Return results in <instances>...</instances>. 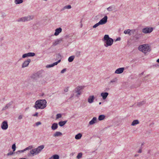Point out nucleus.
<instances>
[{"label":"nucleus","instance_id":"nucleus-37","mask_svg":"<svg viewBox=\"0 0 159 159\" xmlns=\"http://www.w3.org/2000/svg\"><path fill=\"white\" fill-rule=\"evenodd\" d=\"M61 117V114H57L56 115V119H57Z\"/></svg>","mask_w":159,"mask_h":159},{"label":"nucleus","instance_id":"nucleus-34","mask_svg":"<svg viewBox=\"0 0 159 159\" xmlns=\"http://www.w3.org/2000/svg\"><path fill=\"white\" fill-rule=\"evenodd\" d=\"M30 152L31 154L32 155H34V154H35V155H36L34 148V149H33L32 150H31L30 151Z\"/></svg>","mask_w":159,"mask_h":159},{"label":"nucleus","instance_id":"nucleus-57","mask_svg":"<svg viewBox=\"0 0 159 159\" xmlns=\"http://www.w3.org/2000/svg\"><path fill=\"white\" fill-rule=\"evenodd\" d=\"M57 56H58V57H61V55H60V54L58 55Z\"/></svg>","mask_w":159,"mask_h":159},{"label":"nucleus","instance_id":"nucleus-26","mask_svg":"<svg viewBox=\"0 0 159 159\" xmlns=\"http://www.w3.org/2000/svg\"><path fill=\"white\" fill-rule=\"evenodd\" d=\"M75 57L74 56H72L69 57L68 59V61L69 62H72L73 61Z\"/></svg>","mask_w":159,"mask_h":159},{"label":"nucleus","instance_id":"nucleus-5","mask_svg":"<svg viewBox=\"0 0 159 159\" xmlns=\"http://www.w3.org/2000/svg\"><path fill=\"white\" fill-rule=\"evenodd\" d=\"M84 86H78L76 87L75 89V92L77 93L76 96L78 97L79 95H80L81 94V92L80 90L84 89Z\"/></svg>","mask_w":159,"mask_h":159},{"label":"nucleus","instance_id":"nucleus-23","mask_svg":"<svg viewBox=\"0 0 159 159\" xmlns=\"http://www.w3.org/2000/svg\"><path fill=\"white\" fill-rule=\"evenodd\" d=\"M82 136V134L81 133H79L75 136V138L76 139H80Z\"/></svg>","mask_w":159,"mask_h":159},{"label":"nucleus","instance_id":"nucleus-62","mask_svg":"<svg viewBox=\"0 0 159 159\" xmlns=\"http://www.w3.org/2000/svg\"><path fill=\"white\" fill-rule=\"evenodd\" d=\"M143 72H142V73L141 74V75H143Z\"/></svg>","mask_w":159,"mask_h":159},{"label":"nucleus","instance_id":"nucleus-35","mask_svg":"<svg viewBox=\"0 0 159 159\" xmlns=\"http://www.w3.org/2000/svg\"><path fill=\"white\" fill-rule=\"evenodd\" d=\"M16 146L15 143L13 144L12 146V149H13V152H14L16 150Z\"/></svg>","mask_w":159,"mask_h":159},{"label":"nucleus","instance_id":"nucleus-63","mask_svg":"<svg viewBox=\"0 0 159 159\" xmlns=\"http://www.w3.org/2000/svg\"><path fill=\"white\" fill-rule=\"evenodd\" d=\"M73 154H73V153H72V155H73Z\"/></svg>","mask_w":159,"mask_h":159},{"label":"nucleus","instance_id":"nucleus-30","mask_svg":"<svg viewBox=\"0 0 159 159\" xmlns=\"http://www.w3.org/2000/svg\"><path fill=\"white\" fill-rule=\"evenodd\" d=\"M83 154L82 152H80L79 153L76 157V158L77 159H79L81 158L82 157Z\"/></svg>","mask_w":159,"mask_h":159},{"label":"nucleus","instance_id":"nucleus-24","mask_svg":"<svg viewBox=\"0 0 159 159\" xmlns=\"http://www.w3.org/2000/svg\"><path fill=\"white\" fill-rule=\"evenodd\" d=\"M105 117V116L104 115H100L98 118V119L99 120H104Z\"/></svg>","mask_w":159,"mask_h":159},{"label":"nucleus","instance_id":"nucleus-54","mask_svg":"<svg viewBox=\"0 0 159 159\" xmlns=\"http://www.w3.org/2000/svg\"><path fill=\"white\" fill-rule=\"evenodd\" d=\"M139 156V154H136L134 155V157H137Z\"/></svg>","mask_w":159,"mask_h":159},{"label":"nucleus","instance_id":"nucleus-9","mask_svg":"<svg viewBox=\"0 0 159 159\" xmlns=\"http://www.w3.org/2000/svg\"><path fill=\"white\" fill-rule=\"evenodd\" d=\"M107 16H105L104 17L101 19L99 22L100 25H102L105 24L107 21Z\"/></svg>","mask_w":159,"mask_h":159},{"label":"nucleus","instance_id":"nucleus-59","mask_svg":"<svg viewBox=\"0 0 159 159\" xmlns=\"http://www.w3.org/2000/svg\"><path fill=\"white\" fill-rule=\"evenodd\" d=\"M19 159H26V158H20Z\"/></svg>","mask_w":159,"mask_h":159},{"label":"nucleus","instance_id":"nucleus-46","mask_svg":"<svg viewBox=\"0 0 159 159\" xmlns=\"http://www.w3.org/2000/svg\"><path fill=\"white\" fill-rule=\"evenodd\" d=\"M138 152L139 153H141L142 152V148H141L138 151Z\"/></svg>","mask_w":159,"mask_h":159},{"label":"nucleus","instance_id":"nucleus-47","mask_svg":"<svg viewBox=\"0 0 159 159\" xmlns=\"http://www.w3.org/2000/svg\"><path fill=\"white\" fill-rule=\"evenodd\" d=\"M22 118V115H20L18 117V119L19 120L21 119Z\"/></svg>","mask_w":159,"mask_h":159},{"label":"nucleus","instance_id":"nucleus-51","mask_svg":"<svg viewBox=\"0 0 159 159\" xmlns=\"http://www.w3.org/2000/svg\"><path fill=\"white\" fill-rule=\"evenodd\" d=\"M29 148V149H31L33 148V147L32 146H30L28 147Z\"/></svg>","mask_w":159,"mask_h":159},{"label":"nucleus","instance_id":"nucleus-43","mask_svg":"<svg viewBox=\"0 0 159 159\" xmlns=\"http://www.w3.org/2000/svg\"><path fill=\"white\" fill-rule=\"evenodd\" d=\"M134 38L136 39V40H138L139 38V35H135L134 36Z\"/></svg>","mask_w":159,"mask_h":159},{"label":"nucleus","instance_id":"nucleus-3","mask_svg":"<svg viewBox=\"0 0 159 159\" xmlns=\"http://www.w3.org/2000/svg\"><path fill=\"white\" fill-rule=\"evenodd\" d=\"M139 50L143 52L146 53L150 51V48L148 44H144L140 45L138 48Z\"/></svg>","mask_w":159,"mask_h":159},{"label":"nucleus","instance_id":"nucleus-18","mask_svg":"<svg viewBox=\"0 0 159 159\" xmlns=\"http://www.w3.org/2000/svg\"><path fill=\"white\" fill-rule=\"evenodd\" d=\"M58 127V125L57 123H54L52 124L51 128L53 130H55L57 129Z\"/></svg>","mask_w":159,"mask_h":159},{"label":"nucleus","instance_id":"nucleus-25","mask_svg":"<svg viewBox=\"0 0 159 159\" xmlns=\"http://www.w3.org/2000/svg\"><path fill=\"white\" fill-rule=\"evenodd\" d=\"M71 8V5H66V6H64V7H63L62 8V9L61 10V11H63L65 9H70Z\"/></svg>","mask_w":159,"mask_h":159},{"label":"nucleus","instance_id":"nucleus-58","mask_svg":"<svg viewBox=\"0 0 159 159\" xmlns=\"http://www.w3.org/2000/svg\"><path fill=\"white\" fill-rule=\"evenodd\" d=\"M149 75H147V76H145V77H148Z\"/></svg>","mask_w":159,"mask_h":159},{"label":"nucleus","instance_id":"nucleus-19","mask_svg":"<svg viewBox=\"0 0 159 159\" xmlns=\"http://www.w3.org/2000/svg\"><path fill=\"white\" fill-rule=\"evenodd\" d=\"M62 41V39H57L53 43V45L55 46L60 43Z\"/></svg>","mask_w":159,"mask_h":159},{"label":"nucleus","instance_id":"nucleus-10","mask_svg":"<svg viewBox=\"0 0 159 159\" xmlns=\"http://www.w3.org/2000/svg\"><path fill=\"white\" fill-rule=\"evenodd\" d=\"M30 61L31 60L30 59H28L27 60L25 61L22 64V67L24 68L27 66Z\"/></svg>","mask_w":159,"mask_h":159},{"label":"nucleus","instance_id":"nucleus-38","mask_svg":"<svg viewBox=\"0 0 159 159\" xmlns=\"http://www.w3.org/2000/svg\"><path fill=\"white\" fill-rule=\"evenodd\" d=\"M80 55V51H77L76 53V57H78Z\"/></svg>","mask_w":159,"mask_h":159},{"label":"nucleus","instance_id":"nucleus-36","mask_svg":"<svg viewBox=\"0 0 159 159\" xmlns=\"http://www.w3.org/2000/svg\"><path fill=\"white\" fill-rule=\"evenodd\" d=\"M100 25L99 23L98 22V23L96 24L95 25H93V28H95L98 26L99 25Z\"/></svg>","mask_w":159,"mask_h":159},{"label":"nucleus","instance_id":"nucleus-6","mask_svg":"<svg viewBox=\"0 0 159 159\" xmlns=\"http://www.w3.org/2000/svg\"><path fill=\"white\" fill-rule=\"evenodd\" d=\"M153 30L152 27H147L142 29V32L144 34H149L152 32Z\"/></svg>","mask_w":159,"mask_h":159},{"label":"nucleus","instance_id":"nucleus-49","mask_svg":"<svg viewBox=\"0 0 159 159\" xmlns=\"http://www.w3.org/2000/svg\"><path fill=\"white\" fill-rule=\"evenodd\" d=\"M38 112H36L34 115V116H37L38 115Z\"/></svg>","mask_w":159,"mask_h":159},{"label":"nucleus","instance_id":"nucleus-22","mask_svg":"<svg viewBox=\"0 0 159 159\" xmlns=\"http://www.w3.org/2000/svg\"><path fill=\"white\" fill-rule=\"evenodd\" d=\"M62 135V134L60 132H56L55 134H54L53 136L54 137H56L59 136H61Z\"/></svg>","mask_w":159,"mask_h":159},{"label":"nucleus","instance_id":"nucleus-29","mask_svg":"<svg viewBox=\"0 0 159 159\" xmlns=\"http://www.w3.org/2000/svg\"><path fill=\"white\" fill-rule=\"evenodd\" d=\"M114 8L113 6H111L107 8V10L109 11H111L114 9Z\"/></svg>","mask_w":159,"mask_h":159},{"label":"nucleus","instance_id":"nucleus-27","mask_svg":"<svg viewBox=\"0 0 159 159\" xmlns=\"http://www.w3.org/2000/svg\"><path fill=\"white\" fill-rule=\"evenodd\" d=\"M23 2V0H15V3L16 4H19L22 3Z\"/></svg>","mask_w":159,"mask_h":159},{"label":"nucleus","instance_id":"nucleus-7","mask_svg":"<svg viewBox=\"0 0 159 159\" xmlns=\"http://www.w3.org/2000/svg\"><path fill=\"white\" fill-rule=\"evenodd\" d=\"M44 146L41 145L38 147L37 148H34L36 154L37 155L40 153L42 150L44 148Z\"/></svg>","mask_w":159,"mask_h":159},{"label":"nucleus","instance_id":"nucleus-52","mask_svg":"<svg viewBox=\"0 0 159 159\" xmlns=\"http://www.w3.org/2000/svg\"><path fill=\"white\" fill-rule=\"evenodd\" d=\"M120 40V38L119 37L116 40V41H119Z\"/></svg>","mask_w":159,"mask_h":159},{"label":"nucleus","instance_id":"nucleus-12","mask_svg":"<svg viewBox=\"0 0 159 159\" xmlns=\"http://www.w3.org/2000/svg\"><path fill=\"white\" fill-rule=\"evenodd\" d=\"M124 69L123 67L118 68L116 70L115 73L117 74H121L123 72Z\"/></svg>","mask_w":159,"mask_h":159},{"label":"nucleus","instance_id":"nucleus-53","mask_svg":"<svg viewBox=\"0 0 159 159\" xmlns=\"http://www.w3.org/2000/svg\"><path fill=\"white\" fill-rule=\"evenodd\" d=\"M27 150H29V148L28 147L26 148L25 149H24V150H25V151Z\"/></svg>","mask_w":159,"mask_h":159},{"label":"nucleus","instance_id":"nucleus-42","mask_svg":"<svg viewBox=\"0 0 159 159\" xmlns=\"http://www.w3.org/2000/svg\"><path fill=\"white\" fill-rule=\"evenodd\" d=\"M13 154V152H12V151H10L7 154V156H9L10 155H12Z\"/></svg>","mask_w":159,"mask_h":159},{"label":"nucleus","instance_id":"nucleus-31","mask_svg":"<svg viewBox=\"0 0 159 159\" xmlns=\"http://www.w3.org/2000/svg\"><path fill=\"white\" fill-rule=\"evenodd\" d=\"M27 53L28 57H33L35 55V54L34 52H29Z\"/></svg>","mask_w":159,"mask_h":159},{"label":"nucleus","instance_id":"nucleus-28","mask_svg":"<svg viewBox=\"0 0 159 159\" xmlns=\"http://www.w3.org/2000/svg\"><path fill=\"white\" fill-rule=\"evenodd\" d=\"M145 103V102L144 101H143L137 103V105L139 106H140Z\"/></svg>","mask_w":159,"mask_h":159},{"label":"nucleus","instance_id":"nucleus-44","mask_svg":"<svg viewBox=\"0 0 159 159\" xmlns=\"http://www.w3.org/2000/svg\"><path fill=\"white\" fill-rule=\"evenodd\" d=\"M66 71V69L65 68L62 70L61 73L62 74L64 73Z\"/></svg>","mask_w":159,"mask_h":159},{"label":"nucleus","instance_id":"nucleus-40","mask_svg":"<svg viewBox=\"0 0 159 159\" xmlns=\"http://www.w3.org/2000/svg\"><path fill=\"white\" fill-rule=\"evenodd\" d=\"M28 57V53H25V54H24L22 55V57L23 58H25V57Z\"/></svg>","mask_w":159,"mask_h":159},{"label":"nucleus","instance_id":"nucleus-33","mask_svg":"<svg viewBox=\"0 0 159 159\" xmlns=\"http://www.w3.org/2000/svg\"><path fill=\"white\" fill-rule=\"evenodd\" d=\"M130 31V30L129 29H128L127 30H125L124 31V33L125 34H129Z\"/></svg>","mask_w":159,"mask_h":159},{"label":"nucleus","instance_id":"nucleus-48","mask_svg":"<svg viewBox=\"0 0 159 159\" xmlns=\"http://www.w3.org/2000/svg\"><path fill=\"white\" fill-rule=\"evenodd\" d=\"M68 90V87H67L64 89V91L65 92H67Z\"/></svg>","mask_w":159,"mask_h":159},{"label":"nucleus","instance_id":"nucleus-14","mask_svg":"<svg viewBox=\"0 0 159 159\" xmlns=\"http://www.w3.org/2000/svg\"><path fill=\"white\" fill-rule=\"evenodd\" d=\"M95 98L93 95L90 96L88 98V102L89 103H92L93 102Z\"/></svg>","mask_w":159,"mask_h":159},{"label":"nucleus","instance_id":"nucleus-4","mask_svg":"<svg viewBox=\"0 0 159 159\" xmlns=\"http://www.w3.org/2000/svg\"><path fill=\"white\" fill-rule=\"evenodd\" d=\"M33 16H27L22 17L21 18L18 19H17V21L18 22H25L26 21H28L30 20H32L33 19Z\"/></svg>","mask_w":159,"mask_h":159},{"label":"nucleus","instance_id":"nucleus-60","mask_svg":"<svg viewBox=\"0 0 159 159\" xmlns=\"http://www.w3.org/2000/svg\"><path fill=\"white\" fill-rule=\"evenodd\" d=\"M101 104V102H100L99 103V104L100 105V104Z\"/></svg>","mask_w":159,"mask_h":159},{"label":"nucleus","instance_id":"nucleus-21","mask_svg":"<svg viewBox=\"0 0 159 159\" xmlns=\"http://www.w3.org/2000/svg\"><path fill=\"white\" fill-rule=\"evenodd\" d=\"M67 122V120H65L64 121H61L58 123L59 125L60 126H62L64 125Z\"/></svg>","mask_w":159,"mask_h":159},{"label":"nucleus","instance_id":"nucleus-2","mask_svg":"<svg viewBox=\"0 0 159 159\" xmlns=\"http://www.w3.org/2000/svg\"><path fill=\"white\" fill-rule=\"evenodd\" d=\"M102 40L104 43V46L106 47L112 45L113 42V39L110 38L109 35L107 34L104 35Z\"/></svg>","mask_w":159,"mask_h":159},{"label":"nucleus","instance_id":"nucleus-8","mask_svg":"<svg viewBox=\"0 0 159 159\" xmlns=\"http://www.w3.org/2000/svg\"><path fill=\"white\" fill-rule=\"evenodd\" d=\"M1 127L3 130H5L7 129L8 127L7 121H3L1 124Z\"/></svg>","mask_w":159,"mask_h":159},{"label":"nucleus","instance_id":"nucleus-16","mask_svg":"<svg viewBox=\"0 0 159 159\" xmlns=\"http://www.w3.org/2000/svg\"><path fill=\"white\" fill-rule=\"evenodd\" d=\"M62 31V29L60 27L56 29L55 30V32L54 33V35L55 36L58 35L59 33H60Z\"/></svg>","mask_w":159,"mask_h":159},{"label":"nucleus","instance_id":"nucleus-39","mask_svg":"<svg viewBox=\"0 0 159 159\" xmlns=\"http://www.w3.org/2000/svg\"><path fill=\"white\" fill-rule=\"evenodd\" d=\"M53 66H54V65L53 64V63H52L51 64L47 65L46 66V67L47 68H50V67H53Z\"/></svg>","mask_w":159,"mask_h":159},{"label":"nucleus","instance_id":"nucleus-61","mask_svg":"<svg viewBox=\"0 0 159 159\" xmlns=\"http://www.w3.org/2000/svg\"><path fill=\"white\" fill-rule=\"evenodd\" d=\"M3 38H2L1 39V40H3Z\"/></svg>","mask_w":159,"mask_h":159},{"label":"nucleus","instance_id":"nucleus-32","mask_svg":"<svg viewBox=\"0 0 159 159\" xmlns=\"http://www.w3.org/2000/svg\"><path fill=\"white\" fill-rule=\"evenodd\" d=\"M53 159H59V157L58 155H54L52 156Z\"/></svg>","mask_w":159,"mask_h":159},{"label":"nucleus","instance_id":"nucleus-13","mask_svg":"<svg viewBox=\"0 0 159 159\" xmlns=\"http://www.w3.org/2000/svg\"><path fill=\"white\" fill-rule=\"evenodd\" d=\"M108 94V93L107 92H103L101 93V95L102 97V98L103 100L106 99Z\"/></svg>","mask_w":159,"mask_h":159},{"label":"nucleus","instance_id":"nucleus-41","mask_svg":"<svg viewBox=\"0 0 159 159\" xmlns=\"http://www.w3.org/2000/svg\"><path fill=\"white\" fill-rule=\"evenodd\" d=\"M61 61V60H59L57 61L56 62H55L54 63H53V64L54 65V66H55V65H57L60 62V61Z\"/></svg>","mask_w":159,"mask_h":159},{"label":"nucleus","instance_id":"nucleus-56","mask_svg":"<svg viewBox=\"0 0 159 159\" xmlns=\"http://www.w3.org/2000/svg\"><path fill=\"white\" fill-rule=\"evenodd\" d=\"M49 159H53V157H52H52H51L49 158Z\"/></svg>","mask_w":159,"mask_h":159},{"label":"nucleus","instance_id":"nucleus-1","mask_svg":"<svg viewBox=\"0 0 159 159\" xmlns=\"http://www.w3.org/2000/svg\"><path fill=\"white\" fill-rule=\"evenodd\" d=\"M47 101L45 99L39 100L35 103L34 107L36 109H43L46 107Z\"/></svg>","mask_w":159,"mask_h":159},{"label":"nucleus","instance_id":"nucleus-11","mask_svg":"<svg viewBox=\"0 0 159 159\" xmlns=\"http://www.w3.org/2000/svg\"><path fill=\"white\" fill-rule=\"evenodd\" d=\"M97 118L96 117H94L90 121L89 123V125H91L97 123Z\"/></svg>","mask_w":159,"mask_h":159},{"label":"nucleus","instance_id":"nucleus-20","mask_svg":"<svg viewBox=\"0 0 159 159\" xmlns=\"http://www.w3.org/2000/svg\"><path fill=\"white\" fill-rule=\"evenodd\" d=\"M139 123V121L137 120H134L132 122L131 125L135 126Z\"/></svg>","mask_w":159,"mask_h":159},{"label":"nucleus","instance_id":"nucleus-17","mask_svg":"<svg viewBox=\"0 0 159 159\" xmlns=\"http://www.w3.org/2000/svg\"><path fill=\"white\" fill-rule=\"evenodd\" d=\"M13 102L12 101L10 102L9 103L7 104L4 107H3L2 109V111L8 109L11 105L12 104Z\"/></svg>","mask_w":159,"mask_h":159},{"label":"nucleus","instance_id":"nucleus-15","mask_svg":"<svg viewBox=\"0 0 159 159\" xmlns=\"http://www.w3.org/2000/svg\"><path fill=\"white\" fill-rule=\"evenodd\" d=\"M117 78H115L112 80L109 83V84L110 85L114 84L117 83Z\"/></svg>","mask_w":159,"mask_h":159},{"label":"nucleus","instance_id":"nucleus-50","mask_svg":"<svg viewBox=\"0 0 159 159\" xmlns=\"http://www.w3.org/2000/svg\"><path fill=\"white\" fill-rule=\"evenodd\" d=\"M24 151H25V150H24V149L23 150L18 151L17 152H18L20 153H21V152H24Z\"/></svg>","mask_w":159,"mask_h":159},{"label":"nucleus","instance_id":"nucleus-55","mask_svg":"<svg viewBox=\"0 0 159 159\" xmlns=\"http://www.w3.org/2000/svg\"><path fill=\"white\" fill-rule=\"evenodd\" d=\"M157 62H158V63H159V58L157 60Z\"/></svg>","mask_w":159,"mask_h":159},{"label":"nucleus","instance_id":"nucleus-45","mask_svg":"<svg viewBox=\"0 0 159 159\" xmlns=\"http://www.w3.org/2000/svg\"><path fill=\"white\" fill-rule=\"evenodd\" d=\"M41 124V122L39 121L38 122L35 123L36 125L37 126H38L39 125H40Z\"/></svg>","mask_w":159,"mask_h":159}]
</instances>
